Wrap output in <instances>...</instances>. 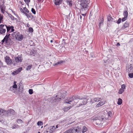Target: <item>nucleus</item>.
Returning a JSON list of instances; mask_svg holds the SVG:
<instances>
[{
  "mask_svg": "<svg viewBox=\"0 0 133 133\" xmlns=\"http://www.w3.org/2000/svg\"><path fill=\"white\" fill-rule=\"evenodd\" d=\"M11 31L9 32H13L14 31V27L12 26H11Z\"/></svg>",
  "mask_w": 133,
  "mask_h": 133,
  "instance_id": "45",
  "label": "nucleus"
},
{
  "mask_svg": "<svg viewBox=\"0 0 133 133\" xmlns=\"http://www.w3.org/2000/svg\"><path fill=\"white\" fill-rule=\"evenodd\" d=\"M5 42V41L4 40V39H3L2 41V43H4V42Z\"/></svg>",
  "mask_w": 133,
  "mask_h": 133,
  "instance_id": "57",
  "label": "nucleus"
},
{
  "mask_svg": "<svg viewBox=\"0 0 133 133\" xmlns=\"http://www.w3.org/2000/svg\"><path fill=\"white\" fill-rule=\"evenodd\" d=\"M82 3L80 4V11H84L86 13V11L89 7V0H81Z\"/></svg>",
  "mask_w": 133,
  "mask_h": 133,
  "instance_id": "2",
  "label": "nucleus"
},
{
  "mask_svg": "<svg viewBox=\"0 0 133 133\" xmlns=\"http://www.w3.org/2000/svg\"><path fill=\"white\" fill-rule=\"evenodd\" d=\"M31 11L32 13L34 14H35L36 13V11L35 9L33 8L31 9Z\"/></svg>",
  "mask_w": 133,
  "mask_h": 133,
  "instance_id": "40",
  "label": "nucleus"
},
{
  "mask_svg": "<svg viewBox=\"0 0 133 133\" xmlns=\"http://www.w3.org/2000/svg\"><path fill=\"white\" fill-rule=\"evenodd\" d=\"M87 96H85L84 97L80 96L78 95H74L72 97L70 98L69 99H68L65 102L67 103H70V102H73L74 100H77V99H79L82 100L81 103L79 104V105L77 106L78 107H79L80 106L83 105H84L86 104L87 103L88 99L87 98Z\"/></svg>",
  "mask_w": 133,
  "mask_h": 133,
  "instance_id": "1",
  "label": "nucleus"
},
{
  "mask_svg": "<svg viewBox=\"0 0 133 133\" xmlns=\"http://www.w3.org/2000/svg\"><path fill=\"white\" fill-rule=\"evenodd\" d=\"M71 107L69 106L67 107H65L63 108V110L65 112L68 111L71 108Z\"/></svg>",
  "mask_w": 133,
  "mask_h": 133,
  "instance_id": "25",
  "label": "nucleus"
},
{
  "mask_svg": "<svg viewBox=\"0 0 133 133\" xmlns=\"http://www.w3.org/2000/svg\"><path fill=\"white\" fill-rule=\"evenodd\" d=\"M69 130H67L66 131L64 132L63 133H69Z\"/></svg>",
  "mask_w": 133,
  "mask_h": 133,
  "instance_id": "58",
  "label": "nucleus"
},
{
  "mask_svg": "<svg viewBox=\"0 0 133 133\" xmlns=\"http://www.w3.org/2000/svg\"><path fill=\"white\" fill-rule=\"evenodd\" d=\"M32 65H29L27 66V67L26 68V70H30L31 68L32 67Z\"/></svg>",
  "mask_w": 133,
  "mask_h": 133,
  "instance_id": "35",
  "label": "nucleus"
},
{
  "mask_svg": "<svg viewBox=\"0 0 133 133\" xmlns=\"http://www.w3.org/2000/svg\"><path fill=\"white\" fill-rule=\"evenodd\" d=\"M126 86L125 84H123L121 86V88H120L118 91V93L120 94H122L124 91Z\"/></svg>",
  "mask_w": 133,
  "mask_h": 133,
  "instance_id": "9",
  "label": "nucleus"
},
{
  "mask_svg": "<svg viewBox=\"0 0 133 133\" xmlns=\"http://www.w3.org/2000/svg\"><path fill=\"white\" fill-rule=\"evenodd\" d=\"M120 45V44L119 43H118L116 45L118 46Z\"/></svg>",
  "mask_w": 133,
  "mask_h": 133,
  "instance_id": "56",
  "label": "nucleus"
},
{
  "mask_svg": "<svg viewBox=\"0 0 133 133\" xmlns=\"http://www.w3.org/2000/svg\"><path fill=\"white\" fill-rule=\"evenodd\" d=\"M20 10L21 12H22L23 13L25 14L26 13L25 12L23 9L22 8H20Z\"/></svg>",
  "mask_w": 133,
  "mask_h": 133,
  "instance_id": "39",
  "label": "nucleus"
},
{
  "mask_svg": "<svg viewBox=\"0 0 133 133\" xmlns=\"http://www.w3.org/2000/svg\"><path fill=\"white\" fill-rule=\"evenodd\" d=\"M107 19L108 21H112L115 22V21H114V19L112 18L110 15H109L107 17Z\"/></svg>",
  "mask_w": 133,
  "mask_h": 133,
  "instance_id": "22",
  "label": "nucleus"
},
{
  "mask_svg": "<svg viewBox=\"0 0 133 133\" xmlns=\"http://www.w3.org/2000/svg\"><path fill=\"white\" fill-rule=\"evenodd\" d=\"M61 127L59 124H58L56 125V127L54 126H51L49 129H48L47 132L50 131V133H52L53 131H55L60 130Z\"/></svg>",
  "mask_w": 133,
  "mask_h": 133,
  "instance_id": "3",
  "label": "nucleus"
},
{
  "mask_svg": "<svg viewBox=\"0 0 133 133\" xmlns=\"http://www.w3.org/2000/svg\"><path fill=\"white\" fill-rule=\"evenodd\" d=\"M20 3L22 5H24V3L22 2H20Z\"/></svg>",
  "mask_w": 133,
  "mask_h": 133,
  "instance_id": "59",
  "label": "nucleus"
},
{
  "mask_svg": "<svg viewBox=\"0 0 133 133\" xmlns=\"http://www.w3.org/2000/svg\"><path fill=\"white\" fill-rule=\"evenodd\" d=\"M17 122L18 123H23L22 120L20 119H18V120H17Z\"/></svg>",
  "mask_w": 133,
  "mask_h": 133,
  "instance_id": "38",
  "label": "nucleus"
},
{
  "mask_svg": "<svg viewBox=\"0 0 133 133\" xmlns=\"http://www.w3.org/2000/svg\"><path fill=\"white\" fill-rule=\"evenodd\" d=\"M108 116L111 117L112 116V113L111 111H109L108 113Z\"/></svg>",
  "mask_w": 133,
  "mask_h": 133,
  "instance_id": "43",
  "label": "nucleus"
},
{
  "mask_svg": "<svg viewBox=\"0 0 133 133\" xmlns=\"http://www.w3.org/2000/svg\"><path fill=\"white\" fill-rule=\"evenodd\" d=\"M30 54H31L32 55H34V54L33 53V52H30Z\"/></svg>",
  "mask_w": 133,
  "mask_h": 133,
  "instance_id": "60",
  "label": "nucleus"
},
{
  "mask_svg": "<svg viewBox=\"0 0 133 133\" xmlns=\"http://www.w3.org/2000/svg\"><path fill=\"white\" fill-rule=\"evenodd\" d=\"M3 19V17L2 16H0V23L2 22V21Z\"/></svg>",
  "mask_w": 133,
  "mask_h": 133,
  "instance_id": "52",
  "label": "nucleus"
},
{
  "mask_svg": "<svg viewBox=\"0 0 133 133\" xmlns=\"http://www.w3.org/2000/svg\"><path fill=\"white\" fill-rule=\"evenodd\" d=\"M13 35L15 36L16 39L19 41L22 40L23 38V36L20 34V33L17 32H14Z\"/></svg>",
  "mask_w": 133,
  "mask_h": 133,
  "instance_id": "5",
  "label": "nucleus"
},
{
  "mask_svg": "<svg viewBox=\"0 0 133 133\" xmlns=\"http://www.w3.org/2000/svg\"><path fill=\"white\" fill-rule=\"evenodd\" d=\"M78 19L79 21L81 22L84 19V18H83V17L80 14L78 15Z\"/></svg>",
  "mask_w": 133,
  "mask_h": 133,
  "instance_id": "23",
  "label": "nucleus"
},
{
  "mask_svg": "<svg viewBox=\"0 0 133 133\" xmlns=\"http://www.w3.org/2000/svg\"><path fill=\"white\" fill-rule=\"evenodd\" d=\"M5 26L7 29V32H9L11 28V26L10 25L7 26L6 25H5Z\"/></svg>",
  "mask_w": 133,
  "mask_h": 133,
  "instance_id": "31",
  "label": "nucleus"
},
{
  "mask_svg": "<svg viewBox=\"0 0 133 133\" xmlns=\"http://www.w3.org/2000/svg\"><path fill=\"white\" fill-rule=\"evenodd\" d=\"M50 42H51V43H52V42H53V41H52V40H51L50 41Z\"/></svg>",
  "mask_w": 133,
  "mask_h": 133,
  "instance_id": "63",
  "label": "nucleus"
},
{
  "mask_svg": "<svg viewBox=\"0 0 133 133\" xmlns=\"http://www.w3.org/2000/svg\"><path fill=\"white\" fill-rule=\"evenodd\" d=\"M22 68L20 67L19 69H18L15 71H14L12 72V74L13 75H16L19 73L22 70Z\"/></svg>",
  "mask_w": 133,
  "mask_h": 133,
  "instance_id": "10",
  "label": "nucleus"
},
{
  "mask_svg": "<svg viewBox=\"0 0 133 133\" xmlns=\"http://www.w3.org/2000/svg\"><path fill=\"white\" fill-rule=\"evenodd\" d=\"M30 2V0H26L25 3L27 5H28L29 3Z\"/></svg>",
  "mask_w": 133,
  "mask_h": 133,
  "instance_id": "49",
  "label": "nucleus"
},
{
  "mask_svg": "<svg viewBox=\"0 0 133 133\" xmlns=\"http://www.w3.org/2000/svg\"><path fill=\"white\" fill-rule=\"evenodd\" d=\"M129 76L130 78H133V73H130L129 74Z\"/></svg>",
  "mask_w": 133,
  "mask_h": 133,
  "instance_id": "44",
  "label": "nucleus"
},
{
  "mask_svg": "<svg viewBox=\"0 0 133 133\" xmlns=\"http://www.w3.org/2000/svg\"><path fill=\"white\" fill-rule=\"evenodd\" d=\"M9 113L10 116L12 114H14V111L13 109H10L9 110Z\"/></svg>",
  "mask_w": 133,
  "mask_h": 133,
  "instance_id": "27",
  "label": "nucleus"
},
{
  "mask_svg": "<svg viewBox=\"0 0 133 133\" xmlns=\"http://www.w3.org/2000/svg\"><path fill=\"white\" fill-rule=\"evenodd\" d=\"M4 26V25L3 24H1L0 25V29H3V27Z\"/></svg>",
  "mask_w": 133,
  "mask_h": 133,
  "instance_id": "50",
  "label": "nucleus"
},
{
  "mask_svg": "<svg viewBox=\"0 0 133 133\" xmlns=\"http://www.w3.org/2000/svg\"><path fill=\"white\" fill-rule=\"evenodd\" d=\"M6 31V30L5 29H0V34H1L4 35Z\"/></svg>",
  "mask_w": 133,
  "mask_h": 133,
  "instance_id": "21",
  "label": "nucleus"
},
{
  "mask_svg": "<svg viewBox=\"0 0 133 133\" xmlns=\"http://www.w3.org/2000/svg\"><path fill=\"white\" fill-rule=\"evenodd\" d=\"M38 2L41 3L43 1V0H37Z\"/></svg>",
  "mask_w": 133,
  "mask_h": 133,
  "instance_id": "54",
  "label": "nucleus"
},
{
  "mask_svg": "<svg viewBox=\"0 0 133 133\" xmlns=\"http://www.w3.org/2000/svg\"><path fill=\"white\" fill-rule=\"evenodd\" d=\"M19 127V126L16 124H12V128L13 129L18 128Z\"/></svg>",
  "mask_w": 133,
  "mask_h": 133,
  "instance_id": "24",
  "label": "nucleus"
},
{
  "mask_svg": "<svg viewBox=\"0 0 133 133\" xmlns=\"http://www.w3.org/2000/svg\"><path fill=\"white\" fill-rule=\"evenodd\" d=\"M121 19L120 18H119L117 21V23L118 24H119L121 23Z\"/></svg>",
  "mask_w": 133,
  "mask_h": 133,
  "instance_id": "48",
  "label": "nucleus"
},
{
  "mask_svg": "<svg viewBox=\"0 0 133 133\" xmlns=\"http://www.w3.org/2000/svg\"><path fill=\"white\" fill-rule=\"evenodd\" d=\"M9 16L11 18V19H13V20L14 19V17L12 15L10 14L9 15Z\"/></svg>",
  "mask_w": 133,
  "mask_h": 133,
  "instance_id": "47",
  "label": "nucleus"
},
{
  "mask_svg": "<svg viewBox=\"0 0 133 133\" xmlns=\"http://www.w3.org/2000/svg\"><path fill=\"white\" fill-rule=\"evenodd\" d=\"M94 103V102H92V100L91 99H90V103L91 104H92L93 103Z\"/></svg>",
  "mask_w": 133,
  "mask_h": 133,
  "instance_id": "53",
  "label": "nucleus"
},
{
  "mask_svg": "<svg viewBox=\"0 0 133 133\" xmlns=\"http://www.w3.org/2000/svg\"><path fill=\"white\" fill-rule=\"evenodd\" d=\"M23 9L24 11L27 13H29V11L26 7H24L23 8Z\"/></svg>",
  "mask_w": 133,
  "mask_h": 133,
  "instance_id": "41",
  "label": "nucleus"
},
{
  "mask_svg": "<svg viewBox=\"0 0 133 133\" xmlns=\"http://www.w3.org/2000/svg\"><path fill=\"white\" fill-rule=\"evenodd\" d=\"M2 64V62L1 61H0V66Z\"/></svg>",
  "mask_w": 133,
  "mask_h": 133,
  "instance_id": "62",
  "label": "nucleus"
},
{
  "mask_svg": "<svg viewBox=\"0 0 133 133\" xmlns=\"http://www.w3.org/2000/svg\"><path fill=\"white\" fill-rule=\"evenodd\" d=\"M5 62L8 64H12V61L10 58V57L8 56H6L5 57Z\"/></svg>",
  "mask_w": 133,
  "mask_h": 133,
  "instance_id": "8",
  "label": "nucleus"
},
{
  "mask_svg": "<svg viewBox=\"0 0 133 133\" xmlns=\"http://www.w3.org/2000/svg\"><path fill=\"white\" fill-rule=\"evenodd\" d=\"M17 82L16 81H14V85L12 86V87H11L10 88V90L12 91L13 90V88L16 89L17 88V84H16Z\"/></svg>",
  "mask_w": 133,
  "mask_h": 133,
  "instance_id": "16",
  "label": "nucleus"
},
{
  "mask_svg": "<svg viewBox=\"0 0 133 133\" xmlns=\"http://www.w3.org/2000/svg\"><path fill=\"white\" fill-rule=\"evenodd\" d=\"M75 100H74V101H73V102H72V103H76V102H75V101H74ZM70 102V103H70V102ZM75 104H76V103H75Z\"/></svg>",
  "mask_w": 133,
  "mask_h": 133,
  "instance_id": "61",
  "label": "nucleus"
},
{
  "mask_svg": "<svg viewBox=\"0 0 133 133\" xmlns=\"http://www.w3.org/2000/svg\"><path fill=\"white\" fill-rule=\"evenodd\" d=\"M128 71L131 72H133V64H130V67H129L128 69Z\"/></svg>",
  "mask_w": 133,
  "mask_h": 133,
  "instance_id": "20",
  "label": "nucleus"
},
{
  "mask_svg": "<svg viewBox=\"0 0 133 133\" xmlns=\"http://www.w3.org/2000/svg\"><path fill=\"white\" fill-rule=\"evenodd\" d=\"M29 31L30 32H32L33 31V28L31 27L29 28Z\"/></svg>",
  "mask_w": 133,
  "mask_h": 133,
  "instance_id": "42",
  "label": "nucleus"
},
{
  "mask_svg": "<svg viewBox=\"0 0 133 133\" xmlns=\"http://www.w3.org/2000/svg\"><path fill=\"white\" fill-rule=\"evenodd\" d=\"M123 14L124 17H127L128 15V12L127 11V10L125 11Z\"/></svg>",
  "mask_w": 133,
  "mask_h": 133,
  "instance_id": "34",
  "label": "nucleus"
},
{
  "mask_svg": "<svg viewBox=\"0 0 133 133\" xmlns=\"http://www.w3.org/2000/svg\"><path fill=\"white\" fill-rule=\"evenodd\" d=\"M1 10L2 13L3 14H4V13L5 11L2 8H1Z\"/></svg>",
  "mask_w": 133,
  "mask_h": 133,
  "instance_id": "55",
  "label": "nucleus"
},
{
  "mask_svg": "<svg viewBox=\"0 0 133 133\" xmlns=\"http://www.w3.org/2000/svg\"><path fill=\"white\" fill-rule=\"evenodd\" d=\"M67 3L70 6H72V2L71 0H66Z\"/></svg>",
  "mask_w": 133,
  "mask_h": 133,
  "instance_id": "26",
  "label": "nucleus"
},
{
  "mask_svg": "<svg viewBox=\"0 0 133 133\" xmlns=\"http://www.w3.org/2000/svg\"><path fill=\"white\" fill-rule=\"evenodd\" d=\"M105 103V101L100 102L96 105V107H98L103 105Z\"/></svg>",
  "mask_w": 133,
  "mask_h": 133,
  "instance_id": "19",
  "label": "nucleus"
},
{
  "mask_svg": "<svg viewBox=\"0 0 133 133\" xmlns=\"http://www.w3.org/2000/svg\"><path fill=\"white\" fill-rule=\"evenodd\" d=\"M40 133V132L39 131H38V133Z\"/></svg>",
  "mask_w": 133,
  "mask_h": 133,
  "instance_id": "64",
  "label": "nucleus"
},
{
  "mask_svg": "<svg viewBox=\"0 0 133 133\" xmlns=\"http://www.w3.org/2000/svg\"><path fill=\"white\" fill-rule=\"evenodd\" d=\"M15 62L17 63L19 62H21L22 60L21 58V57L19 56H18L17 57H15Z\"/></svg>",
  "mask_w": 133,
  "mask_h": 133,
  "instance_id": "12",
  "label": "nucleus"
},
{
  "mask_svg": "<svg viewBox=\"0 0 133 133\" xmlns=\"http://www.w3.org/2000/svg\"><path fill=\"white\" fill-rule=\"evenodd\" d=\"M61 94L60 92H58V95L56 96L52 99V101L53 102H55L60 101L61 99V98L60 97V95Z\"/></svg>",
  "mask_w": 133,
  "mask_h": 133,
  "instance_id": "6",
  "label": "nucleus"
},
{
  "mask_svg": "<svg viewBox=\"0 0 133 133\" xmlns=\"http://www.w3.org/2000/svg\"><path fill=\"white\" fill-rule=\"evenodd\" d=\"M59 92L61 94V95H60V97L64 98L66 95V92L65 91H63L62 92V93L60 92Z\"/></svg>",
  "mask_w": 133,
  "mask_h": 133,
  "instance_id": "17",
  "label": "nucleus"
},
{
  "mask_svg": "<svg viewBox=\"0 0 133 133\" xmlns=\"http://www.w3.org/2000/svg\"><path fill=\"white\" fill-rule=\"evenodd\" d=\"M87 130V128L86 127L84 126L82 127V132L83 133L86 132Z\"/></svg>",
  "mask_w": 133,
  "mask_h": 133,
  "instance_id": "33",
  "label": "nucleus"
},
{
  "mask_svg": "<svg viewBox=\"0 0 133 133\" xmlns=\"http://www.w3.org/2000/svg\"><path fill=\"white\" fill-rule=\"evenodd\" d=\"M81 129L79 127H74L72 129L71 128L69 130V133H81Z\"/></svg>",
  "mask_w": 133,
  "mask_h": 133,
  "instance_id": "4",
  "label": "nucleus"
},
{
  "mask_svg": "<svg viewBox=\"0 0 133 133\" xmlns=\"http://www.w3.org/2000/svg\"><path fill=\"white\" fill-rule=\"evenodd\" d=\"M29 92L30 95L32 94L33 93V90L31 89H29Z\"/></svg>",
  "mask_w": 133,
  "mask_h": 133,
  "instance_id": "37",
  "label": "nucleus"
},
{
  "mask_svg": "<svg viewBox=\"0 0 133 133\" xmlns=\"http://www.w3.org/2000/svg\"><path fill=\"white\" fill-rule=\"evenodd\" d=\"M95 122L96 124H100L101 123V119H97L95 120Z\"/></svg>",
  "mask_w": 133,
  "mask_h": 133,
  "instance_id": "28",
  "label": "nucleus"
},
{
  "mask_svg": "<svg viewBox=\"0 0 133 133\" xmlns=\"http://www.w3.org/2000/svg\"><path fill=\"white\" fill-rule=\"evenodd\" d=\"M101 100V98H95L94 99V101L95 102H98L99 101H100Z\"/></svg>",
  "mask_w": 133,
  "mask_h": 133,
  "instance_id": "30",
  "label": "nucleus"
},
{
  "mask_svg": "<svg viewBox=\"0 0 133 133\" xmlns=\"http://www.w3.org/2000/svg\"><path fill=\"white\" fill-rule=\"evenodd\" d=\"M63 0H55L54 3L56 5H59L62 3Z\"/></svg>",
  "mask_w": 133,
  "mask_h": 133,
  "instance_id": "13",
  "label": "nucleus"
},
{
  "mask_svg": "<svg viewBox=\"0 0 133 133\" xmlns=\"http://www.w3.org/2000/svg\"><path fill=\"white\" fill-rule=\"evenodd\" d=\"M122 99L121 98H119L117 103V104L120 105L122 104Z\"/></svg>",
  "mask_w": 133,
  "mask_h": 133,
  "instance_id": "29",
  "label": "nucleus"
},
{
  "mask_svg": "<svg viewBox=\"0 0 133 133\" xmlns=\"http://www.w3.org/2000/svg\"><path fill=\"white\" fill-rule=\"evenodd\" d=\"M25 15L27 17L31 19H32L33 18V16L32 15L31 13L27 14L26 13Z\"/></svg>",
  "mask_w": 133,
  "mask_h": 133,
  "instance_id": "14",
  "label": "nucleus"
},
{
  "mask_svg": "<svg viewBox=\"0 0 133 133\" xmlns=\"http://www.w3.org/2000/svg\"><path fill=\"white\" fill-rule=\"evenodd\" d=\"M103 21L104 19L103 18H100V20L99 21V28H100V26L101 25H102L103 24Z\"/></svg>",
  "mask_w": 133,
  "mask_h": 133,
  "instance_id": "15",
  "label": "nucleus"
},
{
  "mask_svg": "<svg viewBox=\"0 0 133 133\" xmlns=\"http://www.w3.org/2000/svg\"><path fill=\"white\" fill-rule=\"evenodd\" d=\"M127 17H124V18H122V22H124L127 19Z\"/></svg>",
  "mask_w": 133,
  "mask_h": 133,
  "instance_id": "46",
  "label": "nucleus"
},
{
  "mask_svg": "<svg viewBox=\"0 0 133 133\" xmlns=\"http://www.w3.org/2000/svg\"><path fill=\"white\" fill-rule=\"evenodd\" d=\"M80 14H81V13H80ZM81 15H82L83 16V18H85V16L86 15V13L85 14H81Z\"/></svg>",
  "mask_w": 133,
  "mask_h": 133,
  "instance_id": "51",
  "label": "nucleus"
},
{
  "mask_svg": "<svg viewBox=\"0 0 133 133\" xmlns=\"http://www.w3.org/2000/svg\"><path fill=\"white\" fill-rule=\"evenodd\" d=\"M9 110L6 111L0 109V115L2 116L4 115L8 116L9 115Z\"/></svg>",
  "mask_w": 133,
  "mask_h": 133,
  "instance_id": "7",
  "label": "nucleus"
},
{
  "mask_svg": "<svg viewBox=\"0 0 133 133\" xmlns=\"http://www.w3.org/2000/svg\"><path fill=\"white\" fill-rule=\"evenodd\" d=\"M43 124V123L41 121H38L37 123V124L38 126L42 125Z\"/></svg>",
  "mask_w": 133,
  "mask_h": 133,
  "instance_id": "36",
  "label": "nucleus"
},
{
  "mask_svg": "<svg viewBox=\"0 0 133 133\" xmlns=\"http://www.w3.org/2000/svg\"><path fill=\"white\" fill-rule=\"evenodd\" d=\"M10 35V34H9V35L7 34L4 38V39L5 41V43H6L7 44L9 42V40L10 39L9 38Z\"/></svg>",
  "mask_w": 133,
  "mask_h": 133,
  "instance_id": "11",
  "label": "nucleus"
},
{
  "mask_svg": "<svg viewBox=\"0 0 133 133\" xmlns=\"http://www.w3.org/2000/svg\"><path fill=\"white\" fill-rule=\"evenodd\" d=\"M129 26V23L127 22H125L123 25V27H122L121 28V29L122 30H124L125 28L128 27Z\"/></svg>",
  "mask_w": 133,
  "mask_h": 133,
  "instance_id": "18",
  "label": "nucleus"
},
{
  "mask_svg": "<svg viewBox=\"0 0 133 133\" xmlns=\"http://www.w3.org/2000/svg\"><path fill=\"white\" fill-rule=\"evenodd\" d=\"M63 61H58L57 63H55L54 64V66H56L57 65H60L62 64V63H63Z\"/></svg>",
  "mask_w": 133,
  "mask_h": 133,
  "instance_id": "32",
  "label": "nucleus"
}]
</instances>
